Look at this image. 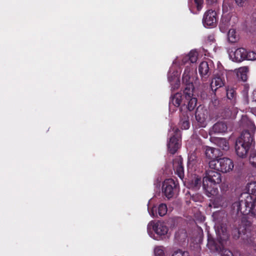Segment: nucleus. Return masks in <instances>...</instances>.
Returning <instances> with one entry per match:
<instances>
[{"instance_id":"38","label":"nucleus","mask_w":256,"mask_h":256,"mask_svg":"<svg viewBox=\"0 0 256 256\" xmlns=\"http://www.w3.org/2000/svg\"><path fill=\"white\" fill-rule=\"evenodd\" d=\"M228 26V24H225V26H223L222 24H220V30L222 32H225V30H225V28L226 27Z\"/></svg>"},{"instance_id":"41","label":"nucleus","mask_w":256,"mask_h":256,"mask_svg":"<svg viewBox=\"0 0 256 256\" xmlns=\"http://www.w3.org/2000/svg\"><path fill=\"white\" fill-rule=\"evenodd\" d=\"M209 39L210 40H213V37L210 36L209 37Z\"/></svg>"},{"instance_id":"31","label":"nucleus","mask_w":256,"mask_h":256,"mask_svg":"<svg viewBox=\"0 0 256 256\" xmlns=\"http://www.w3.org/2000/svg\"><path fill=\"white\" fill-rule=\"evenodd\" d=\"M180 125L182 129L188 130L190 128V123L188 118H185L180 122Z\"/></svg>"},{"instance_id":"35","label":"nucleus","mask_w":256,"mask_h":256,"mask_svg":"<svg viewBox=\"0 0 256 256\" xmlns=\"http://www.w3.org/2000/svg\"><path fill=\"white\" fill-rule=\"evenodd\" d=\"M250 164L256 168V154H250L249 158Z\"/></svg>"},{"instance_id":"4","label":"nucleus","mask_w":256,"mask_h":256,"mask_svg":"<svg viewBox=\"0 0 256 256\" xmlns=\"http://www.w3.org/2000/svg\"><path fill=\"white\" fill-rule=\"evenodd\" d=\"M213 220L214 222V228L216 234L217 239L220 242L226 241L228 238V234L227 232L226 225L223 220L226 217L225 213L222 211H218L212 214Z\"/></svg>"},{"instance_id":"42","label":"nucleus","mask_w":256,"mask_h":256,"mask_svg":"<svg viewBox=\"0 0 256 256\" xmlns=\"http://www.w3.org/2000/svg\"><path fill=\"white\" fill-rule=\"evenodd\" d=\"M214 135L212 136H211V138H212V137H213V138H214Z\"/></svg>"},{"instance_id":"11","label":"nucleus","mask_w":256,"mask_h":256,"mask_svg":"<svg viewBox=\"0 0 256 256\" xmlns=\"http://www.w3.org/2000/svg\"><path fill=\"white\" fill-rule=\"evenodd\" d=\"M196 118L201 127H206L208 122V112L202 106H198L196 112Z\"/></svg>"},{"instance_id":"20","label":"nucleus","mask_w":256,"mask_h":256,"mask_svg":"<svg viewBox=\"0 0 256 256\" xmlns=\"http://www.w3.org/2000/svg\"><path fill=\"white\" fill-rule=\"evenodd\" d=\"M232 208L233 212L238 214L240 212L243 214H247L250 212L245 213L244 212L246 210V207L244 204V200H241L240 201H236L232 204ZM252 214V212H250Z\"/></svg>"},{"instance_id":"36","label":"nucleus","mask_w":256,"mask_h":256,"mask_svg":"<svg viewBox=\"0 0 256 256\" xmlns=\"http://www.w3.org/2000/svg\"><path fill=\"white\" fill-rule=\"evenodd\" d=\"M236 4L240 7L244 6L246 0H234Z\"/></svg>"},{"instance_id":"22","label":"nucleus","mask_w":256,"mask_h":256,"mask_svg":"<svg viewBox=\"0 0 256 256\" xmlns=\"http://www.w3.org/2000/svg\"><path fill=\"white\" fill-rule=\"evenodd\" d=\"M248 68L247 66L240 67L238 70L237 75L242 80L246 81L247 79V74Z\"/></svg>"},{"instance_id":"1","label":"nucleus","mask_w":256,"mask_h":256,"mask_svg":"<svg viewBox=\"0 0 256 256\" xmlns=\"http://www.w3.org/2000/svg\"><path fill=\"white\" fill-rule=\"evenodd\" d=\"M198 58V52L195 50H191L188 55H182L176 58L168 74V78L172 90L178 89L180 86V72L176 70V67L184 64L188 61L191 63H194L196 62Z\"/></svg>"},{"instance_id":"27","label":"nucleus","mask_w":256,"mask_h":256,"mask_svg":"<svg viewBox=\"0 0 256 256\" xmlns=\"http://www.w3.org/2000/svg\"><path fill=\"white\" fill-rule=\"evenodd\" d=\"M218 151L216 148L206 146L205 148V154L207 158H212L214 157H216L214 155V152Z\"/></svg>"},{"instance_id":"29","label":"nucleus","mask_w":256,"mask_h":256,"mask_svg":"<svg viewBox=\"0 0 256 256\" xmlns=\"http://www.w3.org/2000/svg\"><path fill=\"white\" fill-rule=\"evenodd\" d=\"M168 208L165 204H160L158 208V214L162 216L165 215L167 212Z\"/></svg>"},{"instance_id":"21","label":"nucleus","mask_w":256,"mask_h":256,"mask_svg":"<svg viewBox=\"0 0 256 256\" xmlns=\"http://www.w3.org/2000/svg\"><path fill=\"white\" fill-rule=\"evenodd\" d=\"M214 142L224 150H228L229 146L227 140L224 138H216L214 139Z\"/></svg>"},{"instance_id":"3","label":"nucleus","mask_w":256,"mask_h":256,"mask_svg":"<svg viewBox=\"0 0 256 256\" xmlns=\"http://www.w3.org/2000/svg\"><path fill=\"white\" fill-rule=\"evenodd\" d=\"M254 144L252 134L248 131L243 132L236 142L235 149L236 154L240 157H245L250 147Z\"/></svg>"},{"instance_id":"8","label":"nucleus","mask_w":256,"mask_h":256,"mask_svg":"<svg viewBox=\"0 0 256 256\" xmlns=\"http://www.w3.org/2000/svg\"><path fill=\"white\" fill-rule=\"evenodd\" d=\"M211 169L217 170L222 172H227L232 170L234 166L232 161L226 158L212 160L209 162Z\"/></svg>"},{"instance_id":"39","label":"nucleus","mask_w":256,"mask_h":256,"mask_svg":"<svg viewBox=\"0 0 256 256\" xmlns=\"http://www.w3.org/2000/svg\"><path fill=\"white\" fill-rule=\"evenodd\" d=\"M217 0H206V2L209 4H212L216 2Z\"/></svg>"},{"instance_id":"40","label":"nucleus","mask_w":256,"mask_h":256,"mask_svg":"<svg viewBox=\"0 0 256 256\" xmlns=\"http://www.w3.org/2000/svg\"><path fill=\"white\" fill-rule=\"evenodd\" d=\"M256 90H254V92H253V96H254V98L255 99V100H256Z\"/></svg>"},{"instance_id":"5","label":"nucleus","mask_w":256,"mask_h":256,"mask_svg":"<svg viewBox=\"0 0 256 256\" xmlns=\"http://www.w3.org/2000/svg\"><path fill=\"white\" fill-rule=\"evenodd\" d=\"M248 194H244V204L246 210L244 212H252L256 214V182H252L247 184Z\"/></svg>"},{"instance_id":"32","label":"nucleus","mask_w":256,"mask_h":256,"mask_svg":"<svg viewBox=\"0 0 256 256\" xmlns=\"http://www.w3.org/2000/svg\"><path fill=\"white\" fill-rule=\"evenodd\" d=\"M226 95L227 98L230 99L232 100L236 96V92L234 90L233 88H227L226 89Z\"/></svg>"},{"instance_id":"2","label":"nucleus","mask_w":256,"mask_h":256,"mask_svg":"<svg viewBox=\"0 0 256 256\" xmlns=\"http://www.w3.org/2000/svg\"><path fill=\"white\" fill-rule=\"evenodd\" d=\"M222 182L221 174L218 172L209 170L203 178L202 186L206 194L208 197L216 194L218 190L216 186Z\"/></svg>"},{"instance_id":"37","label":"nucleus","mask_w":256,"mask_h":256,"mask_svg":"<svg viewBox=\"0 0 256 256\" xmlns=\"http://www.w3.org/2000/svg\"><path fill=\"white\" fill-rule=\"evenodd\" d=\"M156 208H152L150 211H149L150 214L152 216L154 217L156 215Z\"/></svg>"},{"instance_id":"9","label":"nucleus","mask_w":256,"mask_h":256,"mask_svg":"<svg viewBox=\"0 0 256 256\" xmlns=\"http://www.w3.org/2000/svg\"><path fill=\"white\" fill-rule=\"evenodd\" d=\"M148 232L149 236L154 239L158 240L155 238L152 231L158 236H164L168 232V229L166 224L162 222H155L154 221H150L148 224L147 227Z\"/></svg>"},{"instance_id":"34","label":"nucleus","mask_w":256,"mask_h":256,"mask_svg":"<svg viewBox=\"0 0 256 256\" xmlns=\"http://www.w3.org/2000/svg\"><path fill=\"white\" fill-rule=\"evenodd\" d=\"M155 256H165L164 250L161 247H156L154 249Z\"/></svg>"},{"instance_id":"10","label":"nucleus","mask_w":256,"mask_h":256,"mask_svg":"<svg viewBox=\"0 0 256 256\" xmlns=\"http://www.w3.org/2000/svg\"><path fill=\"white\" fill-rule=\"evenodd\" d=\"M217 241L218 242V244L210 235L208 234L207 246L212 252H222V256H233L230 251L223 248V244L225 241H222L220 242L219 239H217Z\"/></svg>"},{"instance_id":"14","label":"nucleus","mask_w":256,"mask_h":256,"mask_svg":"<svg viewBox=\"0 0 256 256\" xmlns=\"http://www.w3.org/2000/svg\"><path fill=\"white\" fill-rule=\"evenodd\" d=\"M246 50L239 48L229 52L230 58L235 62H240L246 59Z\"/></svg>"},{"instance_id":"23","label":"nucleus","mask_w":256,"mask_h":256,"mask_svg":"<svg viewBox=\"0 0 256 256\" xmlns=\"http://www.w3.org/2000/svg\"><path fill=\"white\" fill-rule=\"evenodd\" d=\"M194 3L196 5V8L198 11H200L203 6V0H188V5L190 10L192 12V8Z\"/></svg>"},{"instance_id":"7","label":"nucleus","mask_w":256,"mask_h":256,"mask_svg":"<svg viewBox=\"0 0 256 256\" xmlns=\"http://www.w3.org/2000/svg\"><path fill=\"white\" fill-rule=\"evenodd\" d=\"M168 134L170 138L167 144L168 149L170 154H174L181 146L180 131L178 128L172 126Z\"/></svg>"},{"instance_id":"16","label":"nucleus","mask_w":256,"mask_h":256,"mask_svg":"<svg viewBox=\"0 0 256 256\" xmlns=\"http://www.w3.org/2000/svg\"><path fill=\"white\" fill-rule=\"evenodd\" d=\"M172 166L176 173L182 179L184 176V170L182 158L180 156H178L174 158L172 162Z\"/></svg>"},{"instance_id":"30","label":"nucleus","mask_w":256,"mask_h":256,"mask_svg":"<svg viewBox=\"0 0 256 256\" xmlns=\"http://www.w3.org/2000/svg\"><path fill=\"white\" fill-rule=\"evenodd\" d=\"M246 59L248 60H256V52L254 51L247 52L246 50Z\"/></svg>"},{"instance_id":"26","label":"nucleus","mask_w":256,"mask_h":256,"mask_svg":"<svg viewBox=\"0 0 256 256\" xmlns=\"http://www.w3.org/2000/svg\"><path fill=\"white\" fill-rule=\"evenodd\" d=\"M201 186V180L198 176H194L190 183V186L195 190H198Z\"/></svg>"},{"instance_id":"13","label":"nucleus","mask_w":256,"mask_h":256,"mask_svg":"<svg viewBox=\"0 0 256 256\" xmlns=\"http://www.w3.org/2000/svg\"><path fill=\"white\" fill-rule=\"evenodd\" d=\"M176 184L172 179H167L163 183L162 191L168 198H172L174 194V188Z\"/></svg>"},{"instance_id":"12","label":"nucleus","mask_w":256,"mask_h":256,"mask_svg":"<svg viewBox=\"0 0 256 256\" xmlns=\"http://www.w3.org/2000/svg\"><path fill=\"white\" fill-rule=\"evenodd\" d=\"M216 22V14L215 11L208 10L204 13L202 19V23L204 27L214 26Z\"/></svg>"},{"instance_id":"17","label":"nucleus","mask_w":256,"mask_h":256,"mask_svg":"<svg viewBox=\"0 0 256 256\" xmlns=\"http://www.w3.org/2000/svg\"><path fill=\"white\" fill-rule=\"evenodd\" d=\"M225 80L223 75L216 74L212 80L210 86L212 90L216 91L218 88L223 86Z\"/></svg>"},{"instance_id":"24","label":"nucleus","mask_w":256,"mask_h":256,"mask_svg":"<svg viewBox=\"0 0 256 256\" xmlns=\"http://www.w3.org/2000/svg\"><path fill=\"white\" fill-rule=\"evenodd\" d=\"M192 96L190 98L186 97L184 94L186 98L188 101V109L191 111L193 110L196 105L197 99L196 98L194 97L193 92H192Z\"/></svg>"},{"instance_id":"18","label":"nucleus","mask_w":256,"mask_h":256,"mask_svg":"<svg viewBox=\"0 0 256 256\" xmlns=\"http://www.w3.org/2000/svg\"><path fill=\"white\" fill-rule=\"evenodd\" d=\"M227 130L226 125L222 122H218L215 124L209 130V134L210 136L222 134L226 132Z\"/></svg>"},{"instance_id":"19","label":"nucleus","mask_w":256,"mask_h":256,"mask_svg":"<svg viewBox=\"0 0 256 256\" xmlns=\"http://www.w3.org/2000/svg\"><path fill=\"white\" fill-rule=\"evenodd\" d=\"M198 72L202 80L206 81L210 76V67L207 62H202L198 66Z\"/></svg>"},{"instance_id":"33","label":"nucleus","mask_w":256,"mask_h":256,"mask_svg":"<svg viewBox=\"0 0 256 256\" xmlns=\"http://www.w3.org/2000/svg\"><path fill=\"white\" fill-rule=\"evenodd\" d=\"M172 256H189V254L188 252L178 250L174 251Z\"/></svg>"},{"instance_id":"6","label":"nucleus","mask_w":256,"mask_h":256,"mask_svg":"<svg viewBox=\"0 0 256 256\" xmlns=\"http://www.w3.org/2000/svg\"><path fill=\"white\" fill-rule=\"evenodd\" d=\"M196 70L189 66H186L182 76V82L186 86L184 93L186 97L190 98L192 96L194 90L193 82L196 80Z\"/></svg>"},{"instance_id":"25","label":"nucleus","mask_w":256,"mask_h":256,"mask_svg":"<svg viewBox=\"0 0 256 256\" xmlns=\"http://www.w3.org/2000/svg\"><path fill=\"white\" fill-rule=\"evenodd\" d=\"M228 38L230 42H235L238 40L239 37L235 30L230 29L228 32Z\"/></svg>"},{"instance_id":"28","label":"nucleus","mask_w":256,"mask_h":256,"mask_svg":"<svg viewBox=\"0 0 256 256\" xmlns=\"http://www.w3.org/2000/svg\"><path fill=\"white\" fill-rule=\"evenodd\" d=\"M196 156L194 152L192 153L188 156V166L192 167L196 162Z\"/></svg>"},{"instance_id":"15","label":"nucleus","mask_w":256,"mask_h":256,"mask_svg":"<svg viewBox=\"0 0 256 256\" xmlns=\"http://www.w3.org/2000/svg\"><path fill=\"white\" fill-rule=\"evenodd\" d=\"M182 100V96L180 93L178 92L172 96L169 104L170 111V112L176 111L177 108L180 106Z\"/></svg>"}]
</instances>
